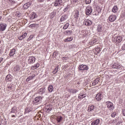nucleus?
<instances>
[{
	"label": "nucleus",
	"instance_id": "obj_31",
	"mask_svg": "<svg viewBox=\"0 0 125 125\" xmlns=\"http://www.w3.org/2000/svg\"><path fill=\"white\" fill-rule=\"evenodd\" d=\"M59 65H58L57 66V67H56L54 70L53 71V73L54 74V75H55V74H56V73H57V71H58V69H59Z\"/></svg>",
	"mask_w": 125,
	"mask_h": 125
},
{
	"label": "nucleus",
	"instance_id": "obj_26",
	"mask_svg": "<svg viewBox=\"0 0 125 125\" xmlns=\"http://www.w3.org/2000/svg\"><path fill=\"white\" fill-rule=\"evenodd\" d=\"M79 14H80V12H79L78 10H76L74 14V18H76V19H78V18H79Z\"/></svg>",
	"mask_w": 125,
	"mask_h": 125
},
{
	"label": "nucleus",
	"instance_id": "obj_49",
	"mask_svg": "<svg viewBox=\"0 0 125 125\" xmlns=\"http://www.w3.org/2000/svg\"><path fill=\"white\" fill-rule=\"evenodd\" d=\"M2 60H3V58H0V63L1 62V61H2Z\"/></svg>",
	"mask_w": 125,
	"mask_h": 125
},
{
	"label": "nucleus",
	"instance_id": "obj_48",
	"mask_svg": "<svg viewBox=\"0 0 125 125\" xmlns=\"http://www.w3.org/2000/svg\"><path fill=\"white\" fill-rule=\"evenodd\" d=\"M122 113H123V115L124 116H125V109L123 110Z\"/></svg>",
	"mask_w": 125,
	"mask_h": 125
},
{
	"label": "nucleus",
	"instance_id": "obj_57",
	"mask_svg": "<svg viewBox=\"0 0 125 125\" xmlns=\"http://www.w3.org/2000/svg\"><path fill=\"white\" fill-rule=\"evenodd\" d=\"M42 89H40V91H42Z\"/></svg>",
	"mask_w": 125,
	"mask_h": 125
},
{
	"label": "nucleus",
	"instance_id": "obj_17",
	"mask_svg": "<svg viewBox=\"0 0 125 125\" xmlns=\"http://www.w3.org/2000/svg\"><path fill=\"white\" fill-rule=\"evenodd\" d=\"M29 28H32V29H34V28H39V27H40V24L37 23H35V24H30L29 26Z\"/></svg>",
	"mask_w": 125,
	"mask_h": 125
},
{
	"label": "nucleus",
	"instance_id": "obj_30",
	"mask_svg": "<svg viewBox=\"0 0 125 125\" xmlns=\"http://www.w3.org/2000/svg\"><path fill=\"white\" fill-rule=\"evenodd\" d=\"M93 110H94V106L91 105L88 107V112H91V111H93Z\"/></svg>",
	"mask_w": 125,
	"mask_h": 125
},
{
	"label": "nucleus",
	"instance_id": "obj_8",
	"mask_svg": "<svg viewBox=\"0 0 125 125\" xmlns=\"http://www.w3.org/2000/svg\"><path fill=\"white\" fill-rule=\"evenodd\" d=\"M103 98V95L101 93L97 94L96 96V99L97 101H100Z\"/></svg>",
	"mask_w": 125,
	"mask_h": 125
},
{
	"label": "nucleus",
	"instance_id": "obj_50",
	"mask_svg": "<svg viewBox=\"0 0 125 125\" xmlns=\"http://www.w3.org/2000/svg\"><path fill=\"white\" fill-rule=\"evenodd\" d=\"M40 2H43L44 0H38Z\"/></svg>",
	"mask_w": 125,
	"mask_h": 125
},
{
	"label": "nucleus",
	"instance_id": "obj_53",
	"mask_svg": "<svg viewBox=\"0 0 125 125\" xmlns=\"http://www.w3.org/2000/svg\"><path fill=\"white\" fill-rule=\"evenodd\" d=\"M17 17H20V16H21V15L20 14H18L17 15Z\"/></svg>",
	"mask_w": 125,
	"mask_h": 125
},
{
	"label": "nucleus",
	"instance_id": "obj_45",
	"mask_svg": "<svg viewBox=\"0 0 125 125\" xmlns=\"http://www.w3.org/2000/svg\"><path fill=\"white\" fill-rule=\"evenodd\" d=\"M36 16H37V15H36V14L33 15L31 17L32 19H35V18H36Z\"/></svg>",
	"mask_w": 125,
	"mask_h": 125
},
{
	"label": "nucleus",
	"instance_id": "obj_39",
	"mask_svg": "<svg viewBox=\"0 0 125 125\" xmlns=\"http://www.w3.org/2000/svg\"><path fill=\"white\" fill-rule=\"evenodd\" d=\"M85 2L86 4H89L91 3V0H85Z\"/></svg>",
	"mask_w": 125,
	"mask_h": 125
},
{
	"label": "nucleus",
	"instance_id": "obj_9",
	"mask_svg": "<svg viewBox=\"0 0 125 125\" xmlns=\"http://www.w3.org/2000/svg\"><path fill=\"white\" fill-rule=\"evenodd\" d=\"M62 3V0H55L54 2V6H59Z\"/></svg>",
	"mask_w": 125,
	"mask_h": 125
},
{
	"label": "nucleus",
	"instance_id": "obj_24",
	"mask_svg": "<svg viewBox=\"0 0 125 125\" xmlns=\"http://www.w3.org/2000/svg\"><path fill=\"white\" fill-rule=\"evenodd\" d=\"M36 77L35 74H33L32 76H30L28 78L26 79V82H29V81H31V80H33L34 78Z\"/></svg>",
	"mask_w": 125,
	"mask_h": 125
},
{
	"label": "nucleus",
	"instance_id": "obj_32",
	"mask_svg": "<svg viewBox=\"0 0 125 125\" xmlns=\"http://www.w3.org/2000/svg\"><path fill=\"white\" fill-rule=\"evenodd\" d=\"M16 111H17V109L15 106H14L11 109L10 113H16Z\"/></svg>",
	"mask_w": 125,
	"mask_h": 125
},
{
	"label": "nucleus",
	"instance_id": "obj_56",
	"mask_svg": "<svg viewBox=\"0 0 125 125\" xmlns=\"http://www.w3.org/2000/svg\"><path fill=\"white\" fill-rule=\"evenodd\" d=\"M80 84V82L77 83V84Z\"/></svg>",
	"mask_w": 125,
	"mask_h": 125
},
{
	"label": "nucleus",
	"instance_id": "obj_6",
	"mask_svg": "<svg viewBox=\"0 0 125 125\" xmlns=\"http://www.w3.org/2000/svg\"><path fill=\"white\" fill-rule=\"evenodd\" d=\"M78 69H79L80 71H84V70H88V66L82 64L79 66Z\"/></svg>",
	"mask_w": 125,
	"mask_h": 125
},
{
	"label": "nucleus",
	"instance_id": "obj_22",
	"mask_svg": "<svg viewBox=\"0 0 125 125\" xmlns=\"http://www.w3.org/2000/svg\"><path fill=\"white\" fill-rule=\"evenodd\" d=\"M26 37H27V33L25 32L19 38V40L21 41V40H23V39H25V38H26Z\"/></svg>",
	"mask_w": 125,
	"mask_h": 125
},
{
	"label": "nucleus",
	"instance_id": "obj_2",
	"mask_svg": "<svg viewBox=\"0 0 125 125\" xmlns=\"http://www.w3.org/2000/svg\"><path fill=\"white\" fill-rule=\"evenodd\" d=\"M106 104L107 105V108H108L110 111H113L114 110L115 107L112 102L108 101L106 102Z\"/></svg>",
	"mask_w": 125,
	"mask_h": 125
},
{
	"label": "nucleus",
	"instance_id": "obj_14",
	"mask_svg": "<svg viewBox=\"0 0 125 125\" xmlns=\"http://www.w3.org/2000/svg\"><path fill=\"white\" fill-rule=\"evenodd\" d=\"M67 18H68L67 15H64L63 16H62L60 19L61 22H65V21H66L67 20Z\"/></svg>",
	"mask_w": 125,
	"mask_h": 125
},
{
	"label": "nucleus",
	"instance_id": "obj_46",
	"mask_svg": "<svg viewBox=\"0 0 125 125\" xmlns=\"http://www.w3.org/2000/svg\"><path fill=\"white\" fill-rule=\"evenodd\" d=\"M68 11V7H66L63 9V12H66V11Z\"/></svg>",
	"mask_w": 125,
	"mask_h": 125
},
{
	"label": "nucleus",
	"instance_id": "obj_18",
	"mask_svg": "<svg viewBox=\"0 0 125 125\" xmlns=\"http://www.w3.org/2000/svg\"><path fill=\"white\" fill-rule=\"evenodd\" d=\"M99 123H100V120L97 119L95 121L92 122L91 125H99Z\"/></svg>",
	"mask_w": 125,
	"mask_h": 125
},
{
	"label": "nucleus",
	"instance_id": "obj_15",
	"mask_svg": "<svg viewBox=\"0 0 125 125\" xmlns=\"http://www.w3.org/2000/svg\"><path fill=\"white\" fill-rule=\"evenodd\" d=\"M6 24H4L3 23H1L0 24V31H4L5 29H6Z\"/></svg>",
	"mask_w": 125,
	"mask_h": 125
},
{
	"label": "nucleus",
	"instance_id": "obj_44",
	"mask_svg": "<svg viewBox=\"0 0 125 125\" xmlns=\"http://www.w3.org/2000/svg\"><path fill=\"white\" fill-rule=\"evenodd\" d=\"M8 88H9V89H10L11 90L12 88V85L10 84H9L8 85Z\"/></svg>",
	"mask_w": 125,
	"mask_h": 125
},
{
	"label": "nucleus",
	"instance_id": "obj_43",
	"mask_svg": "<svg viewBox=\"0 0 125 125\" xmlns=\"http://www.w3.org/2000/svg\"><path fill=\"white\" fill-rule=\"evenodd\" d=\"M71 2H73V3H76L79 1V0H71Z\"/></svg>",
	"mask_w": 125,
	"mask_h": 125
},
{
	"label": "nucleus",
	"instance_id": "obj_4",
	"mask_svg": "<svg viewBox=\"0 0 125 125\" xmlns=\"http://www.w3.org/2000/svg\"><path fill=\"white\" fill-rule=\"evenodd\" d=\"M83 24L85 26H91L92 24V21L89 20L85 19L84 20Z\"/></svg>",
	"mask_w": 125,
	"mask_h": 125
},
{
	"label": "nucleus",
	"instance_id": "obj_54",
	"mask_svg": "<svg viewBox=\"0 0 125 125\" xmlns=\"http://www.w3.org/2000/svg\"><path fill=\"white\" fill-rule=\"evenodd\" d=\"M1 18H2V17H1V16H0V21H1Z\"/></svg>",
	"mask_w": 125,
	"mask_h": 125
},
{
	"label": "nucleus",
	"instance_id": "obj_47",
	"mask_svg": "<svg viewBox=\"0 0 125 125\" xmlns=\"http://www.w3.org/2000/svg\"><path fill=\"white\" fill-rule=\"evenodd\" d=\"M123 50H125V44H124L122 46Z\"/></svg>",
	"mask_w": 125,
	"mask_h": 125
},
{
	"label": "nucleus",
	"instance_id": "obj_37",
	"mask_svg": "<svg viewBox=\"0 0 125 125\" xmlns=\"http://www.w3.org/2000/svg\"><path fill=\"white\" fill-rule=\"evenodd\" d=\"M33 38H34V35H30L29 37L28 38V39L27 40V42H29V41H31V40H32V39H33Z\"/></svg>",
	"mask_w": 125,
	"mask_h": 125
},
{
	"label": "nucleus",
	"instance_id": "obj_1",
	"mask_svg": "<svg viewBox=\"0 0 125 125\" xmlns=\"http://www.w3.org/2000/svg\"><path fill=\"white\" fill-rule=\"evenodd\" d=\"M35 62H36V58H35V57L31 56H29L28 57V61H27L28 64H29L31 65L32 64H34Z\"/></svg>",
	"mask_w": 125,
	"mask_h": 125
},
{
	"label": "nucleus",
	"instance_id": "obj_40",
	"mask_svg": "<svg viewBox=\"0 0 125 125\" xmlns=\"http://www.w3.org/2000/svg\"><path fill=\"white\" fill-rule=\"evenodd\" d=\"M50 16L51 18H53L54 17V16H55V12H52L50 14Z\"/></svg>",
	"mask_w": 125,
	"mask_h": 125
},
{
	"label": "nucleus",
	"instance_id": "obj_10",
	"mask_svg": "<svg viewBox=\"0 0 125 125\" xmlns=\"http://www.w3.org/2000/svg\"><path fill=\"white\" fill-rule=\"evenodd\" d=\"M108 19L110 22H114V21L117 19V16L116 15H112L109 16Z\"/></svg>",
	"mask_w": 125,
	"mask_h": 125
},
{
	"label": "nucleus",
	"instance_id": "obj_35",
	"mask_svg": "<svg viewBox=\"0 0 125 125\" xmlns=\"http://www.w3.org/2000/svg\"><path fill=\"white\" fill-rule=\"evenodd\" d=\"M95 50H96V51H97V53H99L101 51L100 47H96Z\"/></svg>",
	"mask_w": 125,
	"mask_h": 125
},
{
	"label": "nucleus",
	"instance_id": "obj_25",
	"mask_svg": "<svg viewBox=\"0 0 125 125\" xmlns=\"http://www.w3.org/2000/svg\"><path fill=\"white\" fill-rule=\"evenodd\" d=\"M97 31L98 32H102V31H103V26H102L101 25H98Z\"/></svg>",
	"mask_w": 125,
	"mask_h": 125
},
{
	"label": "nucleus",
	"instance_id": "obj_7",
	"mask_svg": "<svg viewBox=\"0 0 125 125\" xmlns=\"http://www.w3.org/2000/svg\"><path fill=\"white\" fill-rule=\"evenodd\" d=\"M123 40V38L121 36H117L114 38V42H117V43H119L122 42Z\"/></svg>",
	"mask_w": 125,
	"mask_h": 125
},
{
	"label": "nucleus",
	"instance_id": "obj_28",
	"mask_svg": "<svg viewBox=\"0 0 125 125\" xmlns=\"http://www.w3.org/2000/svg\"><path fill=\"white\" fill-rule=\"evenodd\" d=\"M73 40V37H70V38H68L67 39H65L64 40V42H72Z\"/></svg>",
	"mask_w": 125,
	"mask_h": 125
},
{
	"label": "nucleus",
	"instance_id": "obj_27",
	"mask_svg": "<svg viewBox=\"0 0 125 125\" xmlns=\"http://www.w3.org/2000/svg\"><path fill=\"white\" fill-rule=\"evenodd\" d=\"M98 83H99V79H96L93 81L92 84L93 85H96Z\"/></svg>",
	"mask_w": 125,
	"mask_h": 125
},
{
	"label": "nucleus",
	"instance_id": "obj_5",
	"mask_svg": "<svg viewBox=\"0 0 125 125\" xmlns=\"http://www.w3.org/2000/svg\"><path fill=\"white\" fill-rule=\"evenodd\" d=\"M14 72L16 75H18L19 73L21 72V69H20V67L18 65H16L14 69Z\"/></svg>",
	"mask_w": 125,
	"mask_h": 125
},
{
	"label": "nucleus",
	"instance_id": "obj_36",
	"mask_svg": "<svg viewBox=\"0 0 125 125\" xmlns=\"http://www.w3.org/2000/svg\"><path fill=\"white\" fill-rule=\"evenodd\" d=\"M97 42V39H94L92 42H90V44H94V43H95V42Z\"/></svg>",
	"mask_w": 125,
	"mask_h": 125
},
{
	"label": "nucleus",
	"instance_id": "obj_3",
	"mask_svg": "<svg viewBox=\"0 0 125 125\" xmlns=\"http://www.w3.org/2000/svg\"><path fill=\"white\" fill-rule=\"evenodd\" d=\"M86 15H89V14H91L92 13V7L91 6H87L85 10Z\"/></svg>",
	"mask_w": 125,
	"mask_h": 125
},
{
	"label": "nucleus",
	"instance_id": "obj_13",
	"mask_svg": "<svg viewBox=\"0 0 125 125\" xmlns=\"http://www.w3.org/2000/svg\"><path fill=\"white\" fill-rule=\"evenodd\" d=\"M42 97H37L35 98L33 102L35 104L39 103L40 101H42Z\"/></svg>",
	"mask_w": 125,
	"mask_h": 125
},
{
	"label": "nucleus",
	"instance_id": "obj_16",
	"mask_svg": "<svg viewBox=\"0 0 125 125\" xmlns=\"http://www.w3.org/2000/svg\"><path fill=\"white\" fill-rule=\"evenodd\" d=\"M112 68H113V69H120L121 68V65L120 64H119L117 63H114L112 66Z\"/></svg>",
	"mask_w": 125,
	"mask_h": 125
},
{
	"label": "nucleus",
	"instance_id": "obj_12",
	"mask_svg": "<svg viewBox=\"0 0 125 125\" xmlns=\"http://www.w3.org/2000/svg\"><path fill=\"white\" fill-rule=\"evenodd\" d=\"M40 67V63L37 62L36 64L31 66V70H37Z\"/></svg>",
	"mask_w": 125,
	"mask_h": 125
},
{
	"label": "nucleus",
	"instance_id": "obj_51",
	"mask_svg": "<svg viewBox=\"0 0 125 125\" xmlns=\"http://www.w3.org/2000/svg\"><path fill=\"white\" fill-rule=\"evenodd\" d=\"M62 58L65 60H67V59H68L67 57H63Z\"/></svg>",
	"mask_w": 125,
	"mask_h": 125
},
{
	"label": "nucleus",
	"instance_id": "obj_52",
	"mask_svg": "<svg viewBox=\"0 0 125 125\" xmlns=\"http://www.w3.org/2000/svg\"><path fill=\"white\" fill-rule=\"evenodd\" d=\"M72 89L69 90V92L70 93H72Z\"/></svg>",
	"mask_w": 125,
	"mask_h": 125
},
{
	"label": "nucleus",
	"instance_id": "obj_29",
	"mask_svg": "<svg viewBox=\"0 0 125 125\" xmlns=\"http://www.w3.org/2000/svg\"><path fill=\"white\" fill-rule=\"evenodd\" d=\"M48 89L49 92H52L53 91V86L52 85H49Z\"/></svg>",
	"mask_w": 125,
	"mask_h": 125
},
{
	"label": "nucleus",
	"instance_id": "obj_11",
	"mask_svg": "<svg viewBox=\"0 0 125 125\" xmlns=\"http://www.w3.org/2000/svg\"><path fill=\"white\" fill-rule=\"evenodd\" d=\"M31 4H32V3L31 2H28L24 4L23 6V9H28L30 6H31Z\"/></svg>",
	"mask_w": 125,
	"mask_h": 125
},
{
	"label": "nucleus",
	"instance_id": "obj_20",
	"mask_svg": "<svg viewBox=\"0 0 125 125\" xmlns=\"http://www.w3.org/2000/svg\"><path fill=\"white\" fill-rule=\"evenodd\" d=\"M45 108H46V110H47L46 111L47 113H49V112H50V111L52 110V107L50 106V105H46L45 107Z\"/></svg>",
	"mask_w": 125,
	"mask_h": 125
},
{
	"label": "nucleus",
	"instance_id": "obj_21",
	"mask_svg": "<svg viewBox=\"0 0 125 125\" xmlns=\"http://www.w3.org/2000/svg\"><path fill=\"white\" fill-rule=\"evenodd\" d=\"M112 12H113V13H117V12H118V6H117V5H115L113 7Z\"/></svg>",
	"mask_w": 125,
	"mask_h": 125
},
{
	"label": "nucleus",
	"instance_id": "obj_55",
	"mask_svg": "<svg viewBox=\"0 0 125 125\" xmlns=\"http://www.w3.org/2000/svg\"><path fill=\"white\" fill-rule=\"evenodd\" d=\"M12 118H15V115H12Z\"/></svg>",
	"mask_w": 125,
	"mask_h": 125
},
{
	"label": "nucleus",
	"instance_id": "obj_23",
	"mask_svg": "<svg viewBox=\"0 0 125 125\" xmlns=\"http://www.w3.org/2000/svg\"><path fill=\"white\" fill-rule=\"evenodd\" d=\"M15 52H16V50L15 49H13L11 50L9 53V55L10 57L13 56L14 54H15Z\"/></svg>",
	"mask_w": 125,
	"mask_h": 125
},
{
	"label": "nucleus",
	"instance_id": "obj_38",
	"mask_svg": "<svg viewBox=\"0 0 125 125\" xmlns=\"http://www.w3.org/2000/svg\"><path fill=\"white\" fill-rule=\"evenodd\" d=\"M11 79V77H10V75H8L6 77V81H10Z\"/></svg>",
	"mask_w": 125,
	"mask_h": 125
},
{
	"label": "nucleus",
	"instance_id": "obj_33",
	"mask_svg": "<svg viewBox=\"0 0 125 125\" xmlns=\"http://www.w3.org/2000/svg\"><path fill=\"white\" fill-rule=\"evenodd\" d=\"M62 119L63 118H62V116H59L57 119L58 123H60Z\"/></svg>",
	"mask_w": 125,
	"mask_h": 125
},
{
	"label": "nucleus",
	"instance_id": "obj_19",
	"mask_svg": "<svg viewBox=\"0 0 125 125\" xmlns=\"http://www.w3.org/2000/svg\"><path fill=\"white\" fill-rule=\"evenodd\" d=\"M86 97V95L85 94H79L78 96L79 99L82 100V99H83V98Z\"/></svg>",
	"mask_w": 125,
	"mask_h": 125
},
{
	"label": "nucleus",
	"instance_id": "obj_34",
	"mask_svg": "<svg viewBox=\"0 0 125 125\" xmlns=\"http://www.w3.org/2000/svg\"><path fill=\"white\" fill-rule=\"evenodd\" d=\"M69 25L70 24H69V23H66L63 26V29L64 30H66V29L68 28V27H69Z\"/></svg>",
	"mask_w": 125,
	"mask_h": 125
},
{
	"label": "nucleus",
	"instance_id": "obj_42",
	"mask_svg": "<svg viewBox=\"0 0 125 125\" xmlns=\"http://www.w3.org/2000/svg\"><path fill=\"white\" fill-rule=\"evenodd\" d=\"M116 115H117V113H116V112L113 113L111 114V116L112 117V118H115V117L116 116Z\"/></svg>",
	"mask_w": 125,
	"mask_h": 125
},
{
	"label": "nucleus",
	"instance_id": "obj_41",
	"mask_svg": "<svg viewBox=\"0 0 125 125\" xmlns=\"http://www.w3.org/2000/svg\"><path fill=\"white\" fill-rule=\"evenodd\" d=\"M72 93L74 94V93H77V92H78V90L76 89H72Z\"/></svg>",
	"mask_w": 125,
	"mask_h": 125
}]
</instances>
